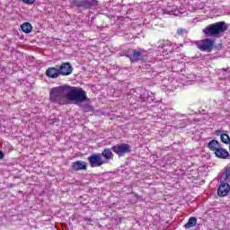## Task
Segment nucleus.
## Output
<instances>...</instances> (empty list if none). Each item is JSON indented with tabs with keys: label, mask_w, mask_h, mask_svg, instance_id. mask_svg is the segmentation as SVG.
I'll return each instance as SVG.
<instances>
[{
	"label": "nucleus",
	"mask_w": 230,
	"mask_h": 230,
	"mask_svg": "<svg viewBox=\"0 0 230 230\" xmlns=\"http://www.w3.org/2000/svg\"><path fill=\"white\" fill-rule=\"evenodd\" d=\"M73 73V66H71V63L66 62L61 64L59 66V74L62 75V76H69Z\"/></svg>",
	"instance_id": "nucleus-8"
},
{
	"label": "nucleus",
	"mask_w": 230,
	"mask_h": 230,
	"mask_svg": "<svg viewBox=\"0 0 230 230\" xmlns=\"http://www.w3.org/2000/svg\"><path fill=\"white\" fill-rule=\"evenodd\" d=\"M197 226V217H190L184 227L186 229H191V227H195Z\"/></svg>",
	"instance_id": "nucleus-17"
},
{
	"label": "nucleus",
	"mask_w": 230,
	"mask_h": 230,
	"mask_svg": "<svg viewBox=\"0 0 230 230\" xmlns=\"http://www.w3.org/2000/svg\"><path fill=\"white\" fill-rule=\"evenodd\" d=\"M164 50L169 51V53H172L173 51H181V48H182L181 44H176V43H171L170 41L166 40L164 43Z\"/></svg>",
	"instance_id": "nucleus-7"
},
{
	"label": "nucleus",
	"mask_w": 230,
	"mask_h": 230,
	"mask_svg": "<svg viewBox=\"0 0 230 230\" xmlns=\"http://www.w3.org/2000/svg\"><path fill=\"white\" fill-rule=\"evenodd\" d=\"M46 75L49 78H58V76H60V68H57V67H49L46 70Z\"/></svg>",
	"instance_id": "nucleus-10"
},
{
	"label": "nucleus",
	"mask_w": 230,
	"mask_h": 230,
	"mask_svg": "<svg viewBox=\"0 0 230 230\" xmlns=\"http://www.w3.org/2000/svg\"><path fill=\"white\" fill-rule=\"evenodd\" d=\"M229 177H230V167L226 168L225 172L222 173L221 181L226 182L227 179H229Z\"/></svg>",
	"instance_id": "nucleus-19"
},
{
	"label": "nucleus",
	"mask_w": 230,
	"mask_h": 230,
	"mask_svg": "<svg viewBox=\"0 0 230 230\" xmlns=\"http://www.w3.org/2000/svg\"><path fill=\"white\" fill-rule=\"evenodd\" d=\"M111 150L119 157H123L125 154H130V152H132V149L130 148V146L128 144H120L113 146L111 147Z\"/></svg>",
	"instance_id": "nucleus-3"
},
{
	"label": "nucleus",
	"mask_w": 230,
	"mask_h": 230,
	"mask_svg": "<svg viewBox=\"0 0 230 230\" xmlns=\"http://www.w3.org/2000/svg\"><path fill=\"white\" fill-rule=\"evenodd\" d=\"M4 157V155L3 154V151H0V159H3Z\"/></svg>",
	"instance_id": "nucleus-25"
},
{
	"label": "nucleus",
	"mask_w": 230,
	"mask_h": 230,
	"mask_svg": "<svg viewBox=\"0 0 230 230\" xmlns=\"http://www.w3.org/2000/svg\"><path fill=\"white\" fill-rule=\"evenodd\" d=\"M215 155L219 159H227L229 156V152L221 146L217 150H216Z\"/></svg>",
	"instance_id": "nucleus-13"
},
{
	"label": "nucleus",
	"mask_w": 230,
	"mask_h": 230,
	"mask_svg": "<svg viewBox=\"0 0 230 230\" xmlns=\"http://www.w3.org/2000/svg\"><path fill=\"white\" fill-rule=\"evenodd\" d=\"M222 134H224V133H222V130H216V136H222Z\"/></svg>",
	"instance_id": "nucleus-24"
},
{
	"label": "nucleus",
	"mask_w": 230,
	"mask_h": 230,
	"mask_svg": "<svg viewBox=\"0 0 230 230\" xmlns=\"http://www.w3.org/2000/svg\"><path fill=\"white\" fill-rule=\"evenodd\" d=\"M22 3H25V4H33L35 3V0H22Z\"/></svg>",
	"instance_id": "nucleus-22"
},
{
	"label": "nucleus",
	"mask_w": 230,
	"mask_h": 230,
	"mask_svg": "<svg viewBox=\"0 0 230 230\" xmlns=\"http://www.w3.org/2000/svg\"><path fill=\"white\" fill-rule=\"evenodd\" d=\"M169 13V15H176L178 17H182L183 13L179 9H172V10H165Z\"/></svg>",
	"instance_id": "nucleus-18"
},
{
	"label": "nucleus",
	"mask_w": 230,
	"mask_h": 230,
	"mask_svg": "<svg viewBox=\"0 0 230 230\" xmlns=\"http://www.w3.org/2000/svg\"><path fill=\"white\" fill-rule=\"evenodd\" d=\"M220 139H221L222 143H224L225 145H230L229 135L224 133L221 135Z\"/></svg>",
	"instance_id": "nucleus-20"
},
{
	"label": "nucleus",
	"mask_w": 230,
	"mask_h": 230,
	"mask_svg": "<svg viewBox=\"0 0 230 230\" xmlns=\"http://www.w3.org/2000/svg\"><path fill=\"white\" fill-rule=\"evenodd\" d=\"M50 100L55 103H59V105H66L67 100L69 102H74L75 105L82 108L83 111L89 112L91 111V106L89 104H83V102H87V93L84 90L78 87L73 86H58L52 88L49 92Z\"/></svg>",
	"instance_id": "nucleus-1"
},
{
	"label": "nucleus",
	"mask_w": 230,
	"mask_h": 230,
	"mask_svg": "<svg viewBox=\"0 0 230 230\" xmlns=\"http://www.w3.org/2000/svg\"><path fill=\"white\" fill-rule=\"evenodd\" d=\"M230 191V185L229 183L221 181L217 189V195L218 197H227Z\"/></svg>",
	"instance_id": "nucleus-6"
},
{
	"label": "nucleus",
	"mask_w": 230,
	"mask_h": 230,
	"mask_svg": "<svg viewBox=\"0 0 230 230\" xmlns=\"http://www.w3.org/2000/svg\"><path fill=\"white\" fill-rule=\"evenodd\" d=\"M104 157V159H107V161H111L114 159V154H112V150L107 148L104 149L101 155V156Z\"/></svg>",
	"instance_id": "nucleus-15"
},
{
	"label": "nucleus",
	"mask_w": 230,
	"mask_h": 230,
	"mask_svg": "<svg viewBox=\"0 0 230 230\" xmlns=\"http://www.w3.org/2000/svg\"><path fill=\"white\" fill-rule=\"evenodd\" d=\"M225 31H227L226 22H217L203 29V33L206 37H220Z\"/></svg>",
	"instance_id": "nucleus-2"
},
{
	"label": "nucleus",
	"mask_w": 230,
	"mask_h": 230,
	"mask_svg": "<svg viewBox=\"0 0 230 230\" xmlns=\"http://www.w3.org/2000/svg\"><path fill=\"white\" fill-rule=\"evenodd\" d=\"M145 55V50H134L133 54L128 55L127 57L130 59V62H137L139 60V57H143Z\"/></svg>",
	"instance_id": "nucleus-11"
},
{
	"label": "nucleus",
	"mask_w": 230,
	"mask_h": 230,
	"mask_svg": "<svg viewBox=\"0 0 230 230\" xmlns=\"http://www.w3.org/2000/svg\"><path fill=\"white\" fill-rule=\"evenodd\" d=\"M84 222H88V223L93 222V219H91V217H84Z\"/></svg>",
	"instance_id": "nucleus-23"
},
{
	"label": "nucleus",
	"mask_w": 230,
	"mask_h": 230,
	"mask_svg": "<svg viewBox=\"0 0 230 230\" xmlns=\"http://www.w3.org/2000/svg\"><path fill=\"white\" fill-rule=\"evenodd\" d=\"M221 146H221L220 142H218L217 140H211L208 143V148H209V150H212V152H217Z\"/></svg>",
	"instance_id": "nucleus-14"
},
{
	"label": "nucleus",
	"mask_w": 230,
	"mask_h": 230,
	"mask_svg": "<svg viewBox=\"0 0 230 230\" xmlns=\"http://www.w3.org/2000/svg\"><path fill=\"white\" fill-rule=\"evenodd\" d=\"M177 33H178V35H184V33H186V30L185 29H178Z\"/></svg>",
	"instance_id": "nucleus-21"
},
{
	"label": "nucleus",
	"mask_w": 230,
	"mask_h": 230,
	"mask_svg": "<svg viewBox=\"0 0 230 230\" xmlns=\"http://www.w3.org/2000/svg\"><path fill=\"white\" fill-rule=\"evenodd\" d=\"M21 29L23 33H31L33 27L30 22H24L21 25Z\"/></svg>",
	"instance_id": "nucleus-16"
},
{
	"label": "nucleus",
	"mask_w": 230,
	"mask_h": 230,
	"mask_svg": "<svg viewBox=\"0 0 230 230\" xmlns=\"http://www.w3.org/2000/svg\"><path fill=\"white\" fill-rule=\"evenodd\" d=\"M72 169L75 172H79V170H87V163L84 161H76L72 163Z\"/></svg>",
	"instance_id": "nucleus-12"
},
{
	"label": "nucleus",
	"mask_w": 230,
	"mask_h": 230,
	"mask_svg": "<svg viewBox=\"0 0 230 230\" xmlns=\"http://www.w3.org/2000/svg\"><path fill=\"white\" fill-rule=\"evenodd\" d=\"M74 4L78 6V8L87 10L91 8V6H94V0H75L74 1Z\"/></svg>",
	"instance_id": "nucleus-9"
},
{
	"label": "nucleus",
	"mask_w": 230,
	"mask_h": 230,
	"mask_svg": "<svg viewBox=\"0 0 230 230\" xmlns=\"http://www.w3.org/2000/svg\"><path fill=\"white\" fill-rule=\"evenodd\" d=\"M215 47V40L211 39H205L202 40L198 43V48L200 49V51H208V53L213 50V48Z\"/></svg>",
	"instance_id": "nucleus-4"
},
{
	"label": "nucleus",
	"mask_w": 230,
	"mask_h": 230,
	"mask_svg": "<svg viewBox=\"0 0 230 230\" xmlns=\"http://www.w3.org/2000/svg\"><path fill=\"white\" fill-rule=\"evenodd\" d=\"M88 161L92 166V168H98V166H102V164H105V161L102 159V154L92 155L88 157Z\"/></svg>",
	"instance_id": "nucleus-5"
}]
</instances>
